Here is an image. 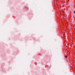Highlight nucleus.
I'll return each mask as SVG.
<instances>
[{
	"label": "nucleus",
	"instance_id": "f257e3e1",
	"mask_svg": "<svg viewBox=\"0 0 75 75\" xmlns=\"http://www.w3.org/2000/svg\"><path fill=\"white\" fill-rule=\"evenodd\" d=\"M65 58H67V56H65Z\"/></svg>",
	"mask_w": 75,
	"mask_h": 75
},
{
	"label": "nucleus",
	"instance_id": "f03ea898",
	"mask_svg": "<svg viewBox=\"0 0 75 75\" xmlns=\"http://www.w3.org/2000/svg\"><path fill=\"white\" fill-rule=\"evenodd\" d=\"M74 14H75V11H74Z\"/></svg>",
	"mask_w": 75,
	"mask_h": 75
}]
</instances>
